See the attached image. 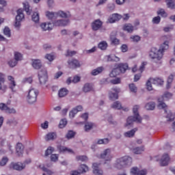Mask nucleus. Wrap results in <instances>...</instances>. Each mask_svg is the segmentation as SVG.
I'll list each match as a JSON object with an SVG mask.
<instances>
[{
  "label": "nucleus",
  "mask_w": 175,
  "mask_h": 175,
  "mask_svg": "<svg viewBox=\"0 0 175 175\" xmlns=\"http://www.w3.org/2000/svg\"><path fill=\"white\" fill-rule=\"evenodd\" d=\"M76 159L77 161H81V162H86V161H88V157L86 156H77Z\"/></svg>",
  "instance_id": "obj_52"
},
{
  "label": "nucleus",
  "mask_w": 175,
  "mask_h": 175,
  "mask_svg": "<svg viewBox=\"0 0 175 175\" xmlns=\"http://www.w3.org/2000/svg\"><path fill=\"white\" fill-rule=\"evenodd\" d=\"M157 14L161 16V17H167V14L165 12V10L161 9L157 12Z\"/></svg>",
  "instance_id": "obj_53"
},
{
  "label": "nucleus",
  "mask_w": 175,
  "mask_h": 175,
  "mask_svg": "<svg viewBox=\"0 0 175 175\" xmlns=\"http://www.w3.org/2000/svg\"><path fill=\"white\" fill-rule=\"evenodd\" d=\"M76 114H77V110L73 109L69 113V116L70 117V118H73L75 117V116H76Z\"/></svg>",
  "instance_id": "obj_61"
},
{
  "label": "nucleus",
  "mask_w": 175,
  "mask_h": 175,
  "mask_svg": "<svg viewBox=\"0 0 175 175\" xmlns=\"http://www.w3.org/2000/svg\"><path fill=\"white\" fill-rule=\"evenodd\" d=\"M116 66H118V68H119L120 73H125L128 69V64L126 63H120L116 64Z\"/></svg>",
  "instance_id": "obj_24"
},
{
  "label": "nucleus",
  "mask_w": 175,
  "mask_h": 175,
  "mask_svg": "<svg viewBox=\"0 0 175 175\" xmlns=\"http://www.w3.org/2000/svg\"><path fill=\"white\" fill-rule=\"evenodd\" d=\"M45 58L46 59H49L50 61V62H51V61H54V55L46 54L45 56Z\"/></svg>",
  "instance_id": "obj_60"
},
{
  "label": "nucleus",
  "mask_w": 175,
  "mask_h": 175,
  "mask_svg": "<svg viewBox=\"0 0 175 175\" xmlns=\"http://www.w3.org/2000/svg\"><path fill=\"white\" fill-rule=\"evenodd\" d=\"M10 169H13V170H23L25 169V164L22 163H11L10 165Z\"/></svg>",
  "instance_id": "obj_16"
},
{
  "label": "nucleus",
  "mask_w": 175,
  "mask_h": 175,
  "mask_svg": "<svg viewBox=\"0 0 175 175\" xmlns=\"http://www.w3.org/2000/svg\"><path fill=\"white\" fill-rule=\"evenodd\" d=\"M93 173L96 175H103V171L99 169V164L94 163L92 165Z\"/></svg>",
  "instance_id": "obj_22"
},
{
  "label": "nucleus",
  "mask_w": 175,
  "mask_h": 175,
  "mask_svg": "<svg viewBox=\"0 0 175 175\" xmlns=\"http://www.w3.org/2000/svg\"><path fill=\"white\" fill-rule=\"evenodd\" d=\"M131 173L134 175H146L147 174V170H139V168L137 167H134L131 168Z\"/></svg>",
  "instance_id": "obj_20"
},
{
  "label": "nucleus",
  "mask_w": 175,
  "mask_h": 175,
  "mask_svg": "<svg viewBox=\"0 0 175 175\" xmlns=\"http://www.w3.org/2000/svg\"><path fill=\"white\" fill-rule=\"evenodd\" d=\"M95 126V124L92 122H87L85 124V132H88V131H91V129H92L93 127Z\"/></svg>",
  "instance_id": "obj_39"
},
{
  "label": "nucleus",
  "mask_w": 175,
  "mask_h": 175,
  "mask_svg": "<svg viewBox=\"0 0 175 175\" xmlns=\"http://www.w3.org/2000/svg\"><path fill=\"white\" fill-rule=\"evenodd\" d=\"M137 131V128H135V129H132L131 131L124 133V135L125 137H133V136H135V133H136Z\"/></svg>",
  "instance_id": "obj_33"
},
{
  "label": "nucleus",
  "mask_w": 175,
  "mask_h": 175,
  "mask_svg": "<svg viewBox=\"0 0 175 175\" xmlns=\"http://www.w3.org/2000/svg\"><path fill=\"white\" fill-rule=\"evenodd\" d=\"M169 49V41H165L159 47V49H157L155 47H152L150 52V57L152 59H157L156 64H162L161 59L163 58V53L166 51V50Z\"/></svg>",
  "instance_id": "obj_1"
},
{
  "label": "nucleus",
  "mask_w": 175,
  "mask_h": 175,
  "mask_svg": "<svg viewBox=\"0 0 175 175\" xmlns=\"http://www.w3.org/2000/svg\"><path fill=\"white\" fill-rule=\"evenodd\" d=\"M107 42H106V41H103L98 44V47L100 50H106V49H107Z\"/></svg>",
  "instance_id": "obj_40"
},
{
  "label": "nucleus",
  "mask_w": 175,
  "mask_h": 175,
  "mask_svg": "<svg viewBox=\"0 0 175 175\" xmlns=\"http://www.w3.org/2000/svg\"><path fill=\"white\" fill-rule=\"evenodd\" d=\"M68 94H69V90H68L65 88H61L58 92V95H59V98H64V97L66 96V95H68Z\"/></svg>",
  "instance_id": "obj_29"
},
{
  "label": "nucleus",
  "mask_w": 175,
  "mask_h": 175,
  "mask_svg": "<svg viewBox=\"0 0 175 175\" xmlns=\"http://www.w3.org/2000/svg\"><path fill=\"white\" fill-rule=\"evenodd\" d=\"M122 18V16L118 14H113L108 19L109 23L113 24V23H116V21H120Z\"/></svg>",
  "instance_id": "obj_21"
},
{
  "label": "nucleus",
  "mask_w": 175,
  "mask_h": 175,
  "mask_svg": "<svg viewBox=\"0 0 175 175\" xmlns=\"http://www.w3.org/2000/svg\"><path fill=\"white\" fill-rule=\"evenodd\" d=\"M0 110L6 112L8 114H16V109L9 108L6 104L3 103H0Z\"/></svg>",
  "instance_id": "obj_15"
},
{
  "label": "nucleus",
  "mask_w": 175,
  "mask_h": 175,
  "mask_svg": "<svg viewBox=\"0 0 175 175\" xmlns=\"http://www.w3.org/2000/svg\"><path fill=\"white\" fill-rule=\"evenodd\" d=\"M9 159L8 157H3L0 161V166H5L8 163Z\"/></svg>",
  "instance_id": "obj_55"
},
{
  "label": "nucleus",
  "mask_w": 175,
  "mask_h": 175,
  "mask_svg": "<svg viewBox=\"0 0 175 175\" xmlns=\"http://www.w3.org/2000/svg\"><path fill=\"white\" fill-rule=\"evenodd\" d=\"M135 27H133V25H132L131 23H126L123 26V31H126L129 33H132Z\"/></svg>",
  "instance_id": "obj_25"
},
{
  "label": "nucleus",
  "mask_w": 175,
  "mask_h": 175,
  "mask_svg": "<svg viewBox=\"0 0 175 175\" xmlns=\"http://www.w3.org/2000/svg\"><path fill=\"white\" fill-rule=\"evenodd\" d=\"M38 95H39V92L36 89H30L29 90V93L27 97V101L30 105H32V103H35L38 99Z\"/></svg>",
  "instance_id": "obj_7"
},
{
  "label": "nucleus",
  "mask_w": 175,
  "mask_h": 175,
  "mask_svg": "<svg viewBox=\"0 0 175 175\" xmlns=\"http://www.w3.org/2000/svg\"><path fill=\"white\" fill-rule=\"evenodd\" d=\"M88 172V166L85 164H81L79 167V171L72 170L70 172V175H81V173H85Z\"/></svg>",
  "instance_id": "obj_13"
},
{
  "label": "nucleus",
  "mask_w": 175,
  "mask_h": 175,
  "mask_svg": "<svg viewBox=\"0 0 175 175\" xmlns=\"http://www.w3.org/2000/svg\"><path fill=\"white\" fill-rule=\"evenodd\" d=\"M133 116H129L126 120V123L124 125L126 126H133V122H137L141 124L142 120H143L140 115L139 114V105H135L133 108Z\"/></svg>",
  "instance_id": "obj_2"
},
{
  "label": "nucleus",
  "mask_w": 175,
  "mask_h": 175,
  "mask_svg": "<svg viewBox=\"0 0 175 175\" xmlns=\"http://www.w3.org/2000/svg\"><path fill=\"white\" fill-rule=\"evenodd\" d=\"M54 152V148L49 146L47 150L45 151V157H49V155L53 154Z\"/></svg>",
  "instance_id": "obj_49"
},
{
  "label": "nucleus",
  "mask_w": 175,
  "mask_h": 175,
  "mask_svg": "<svg viewBox=\"0 0 175 175\" xmlns=\"http://www.w3.org/2000/svg\"><path fill=\"white\" fill-rule=\"evenodd\" d=\"M69 24V20H58L53 23H42L40 25V27L42 31H51L53 27H66Z\"/></svg>",
  "instance_id": "obj_3"
},
{
  "label": "nucleus",
  "mask_w": 175,
  "mask_h": 175,
  "mask_svg": "<svg viewBox=\"0 0 175 175\" xmlns=\"http://www.w3.org/2000/svg\"><path fill=\"white\" fill-rule=\"evenodd\" d=\"M102 25H103V23L100 20L96 19L92 23V29L93 31H98L102 28Z\"/></svg>",
  "instance_id": "obj_19"
},
{
  "label": "nucleus",
  "mask_w": 175,
  "mask_h": 175,
  "mask_svg": "<svg viewBox=\"0 0 175 175\" xmlns=\"http://www.w3.org/2000/svg\"><path fill=\"white\" fill-rule=\"evenodd\" d=\"M32 66L34 69H40L42 68V62L40 59H33Z\"/></svg>",
  "instance_id": "obj_32"
},
{
  "label": "nucleus",
  "mask_w": 175,
  "mask_h": 175,
  "mask_svg": "<svg viewBox=\"0 0 175 175\" xmlns=\"http://www.w3.org/2000/svg\"><path fill=\"white\" fill-rule=\"evenodd\" d=\"M112 109H116L117 110H121L122 109V105H121V103L120 101H116L113 103V104L111 105Z\"/></svg>",
  "instance_id": "obj_38"
},
{
  "label": "nucleus",
  "mask_w": 175,
  "mask_h": 175,
  "mask_svg": "<svg viewBox=\"0 0 175 175\" xmlns=\"http://www.w3.org/2000/svg\"><path fill=\"white\" fill-rule=\"evenodd\" d=\"M46 16L49 18V20H55L57 17H62V18H68V17L70 16V13L69 12H64V11H59L55 13L46 12Z\"/></svg>",
  "instance_id": "obj_4"
},
{
  "label": "nucleus",
  "mask_w": 175,
  "mask_h": 175,
  "mask_svg": "<svg viewBox=\"0 0 175 175\" xmlns=\"http://www.w3.org/2000/svg\"><path fill=\"white\" fill-rule=\"evenodd\" d=\"M58 150L60 152H68V154H75V152L70 148H68L67 147L59 146L57 147Z\"/></svg>",
  "instance_id": "obj_26"
},
{
  "label": "nucleus",
  "mask_w": 175,
  "mask_h": 175,
  "mask_svg": "<svg viewBox=\"0 0 175 175\" xmlns=\"http://www.w3.org/2000/svg\"><path fill=\"white\" fill-rule=\"evenodd\" d=\"M129 87L130 88V91L131 92H135L136 93L137 92V88L136 87V85H135V83H131L129 85Z\"/></svg>",
  "instance_id": "obj_51"
},
{
  "label": "nucleus",
  "mask_w": 175,
  "mask_h": 175,
  "mask_svg": "<svg viewBox=\"0 0 175 175\" xmlns=\"http://www.w3.org/2000/svg\"><path fill=\"white\" fill-rule=\"evenodd\" d=\"M38 79L40 84H46L47 81V70L46 68H42L38 72Z\"/></svg>",
  "instance_id": "obj_9"
},
{
  "label": "nucleus",
  "mask_w": 175,
  "mask_h": 175,
  "mask_svg": "<svg viewBox=\"0 0 175 175\" xmlns=\"http://www.w3.org/2000/svg\"><path fill=\"white\" fill-rule=\"evenodd\" d=\"M8 79L9 81H10V88L13 91V90H14V87H16V81H14V77H13L12 76H8Z\"/></svg>",
  "instance_id": "obj_31"
},
{
  "label": "nucleus",
  "mask_w": 175,
  "mask_h": 175,
  "mask_svg": "<svg viewBox=\"0 0 175 175\" xmlns=\"http://www.w3.org/2000/svg\"><path fill=\"white\" fill-rule=\"evenodd\" d=\"M107 143H109V139L107 138L98 139L97 142V144H107Z\"/></svg>",
  "instance_id": "obj_54"
},
{
  "label": "nucleus",
  "mask_w": 175,
  "mask_h": 175,
  "mask_svg": "<svg viewBox=\"0 0 175 175\" xmlns=\"http://www.w3.org/2000/svg\"><path fill=\"white\" fill-rule=\"evenodd\" d=\"M131 39H132L133 42H139L140 40V36H133L131 37Z\"/></svg>",
  "instance_id": "obj_62"
},
{
  "label": "nucleus",
  "mask_w": 175,
  "mask_h": 175,
  "mask_svg": "<svg viewBox=\"0 0 175 175\" xmlns=\"http://www.w3.org/2000/svg\"><path fill=\"white\" fill-rule=\"evenodd\" d=\"M39 13L34 12L32 15V21H34V23H39Z\"/></svg>",
  "instance_id": "obj_46"
},
{
  "label": "nucleus",
  "mask_w": 175,
  "mask_h": 175,
  "mask_svg": "<svg viewBox=\"0 0 175 175\" xmlns=\"http://www.w3.org/2000/svg\"><path fill=\"white\" fill-rule=\"evenodd\" d=\"M120 49L122 53H126L128 51V46L126 44H122Z\"/></svg>",
  "instance_id": "obj_64"
},
{
  "label": "nucleus",
  "mask_w": 175,
  "mask_h": 175,
  "mask_svg": "<svg viewBox=\"0 0 175 175\" xmlns=\"http://www.w3.org/2000/svg\"><path fill=\"white\" fill-rule=\"evenodd\" d=\"M110 40L111 44H113V46H118V44H120V40L116 38L111 36Z\"/></svg>",
  "instance_id": "obj_43"
},
{
  "label": "nucleus",
  "mask_w": 175,
  "mask_h": 175,
  "mask_svg": "<svg viewBox=\"0 0 175 175\" xmlns=\"http://www.w3.org/2000/svg\"><path fill=\"white\" fill-rule=\"evenodd\" d=\"M132 164V157L129 156H125L118 159L116 160V163L115 165L117 169H122L124 166H126V165Z\"/></svg>",
  "instance_id": "obj_5"
},
{
  "label": "nucleus",
  "mask_w": 175,
  "mask_h": 175,
  "mask_svg": "<svg viewBox=\"0 0 175 175\" xmlns=\"http://www.w3.org/2000/svg\"><path fill=\"white\" fill-rule=\"evenodd\" d=\"M159 105L158 108L159 109H163L165 113H167V105L163 101H161V98L158 99Z\"/></svg>",
  "instance_id": "obj_30"
},
{
  "label": "nucleus",
  "mask_w": 175,
  "mask_h": 175,
  "mask_svg": "<svg viewBox=\"0 0 175 175\" xmlns=\"http://www.w3.org/2000/svg\"><path fill=\"white\" fill-rule=\"evenodd\" d=\"M68 66L71 69H76L77 68H80L81 64H80V62L76 59H71L68 61Z\"/></svg>",
  "instance_id": "obj_17"
},
{
  "label": "nucleus",
  "mask_w": 175,
  "mask_h": 175,
  "mask_svg": "<svg viewBox=\"0 0 175 175\" xmlns=\"http://www.w3.org/2000/svg\"><path fill=\"white\" fill-rule=\"evenodd\" d=\"M40 167L43 172H46V173H47L48 175L54 174V172H53V171L47 169L46 167H44V165H40Z\"/></svg>",
  "instance_id": "obj_45"
},
{
  "label": "nucleus",
  "mask_w": 175,
  "mask_h": 175,
  "mask_svg": "<svg viewBox=\"0 0 175 175\" xmlns=\"http://www.w3.org/2000/svg\"><path fill=\"white\" fill-rule=\"evenodd\" d=\"M170 162V157L168 154H164L160 161L161 166H167Z\"/></svg>",
  "instance_id": "obj_18"
},
{
  "label": "nucleus",
  "mask_w": 175,
  "mask_h": 175,
  "mask_svg": "<svg viewBox=\"0 0 175 175\" xmlns=\"http://www.w3.org/2000/svg\"><path fill=\"white\" fill-rule=\"evenodd\" d=\"M51 160L52 161V162H57V161H58V155L51 154Z\"/></svg>",
  "instance_id": "obj_63"
},
{
  "label": "nucleus",
  "mask_w": 175,
  "mask_h": 175,
  "mask_svg": "<svg viewBox=\"0 0 175 175\" xmlns=\"http://www.w3.org/2000/svg\"><path fill=\"white\" fill-rule=\"evenodd\" d=\"M46 142H49V140H55V139H57V133H49L46 135L45 137Z\"/></svg>",
  "instance_id": "obj_34"
},
{
  "label": "nucleus",
  "mask_w": 175,
  "mask_h": 175,
  "mask_svg": "<svg viewBox=\"0 0 175 175\" xmlns=\"http://www.w3.org/2000/svg\"><path fill=\"white\" fill-rule=\"evenodd\" d=\"M165 2L167 8H170V9H175V3L173 0H165Z\"/></svg>",
  "instance_id": "obj_44"
},
{
  "label": "nucleus",
  "mask_w": 175,
  "mask_h": 175,
  "mask_svg": "<svg viewBox=\"0 0 175 175\" xmlns=\"http://www.w3.org/2000/svg\"><path fill=\"white\" fill-rule=\"evenodd\" d=\"M145 108L146 110H154L155 109V103H148L146 105Z\"/></svg>",
  "instance_id": "obj_42"
},
{
  "label": "nucleus",
  "mask_w": 175,
  "mask_h": 175,
  "mask_svg": "<svg viewBox=\"0 0 175 175\" xmlns=\"http://www.w3.org/2000/svg\"><path fill=\"white\" fill-rule=\"evenodd\" d=\"M100 159H104L105 163H107V162H110L113 159V156L111 155V150L109 148L105 149L103 153L100 155Z\"/></svg>",
  "instance_id": "obj_8"
},
{
  "label": "nucleus",
  "mask_w": 175,
  "mask_h": 175,
  "mask_svg": "<svg viewBox=\"0 0 175 175\" xmlns=\"http://www.w3.org/2000/svg\"><path fill=\"white\" fill-rule=\"evenodd\" d=\"M153 24H159L161 23V17L160 16H155L152 19Z\"/></svg>",
  "instance_id": "obj_59"
},
{
  "label": "nucleus",
  "mask_w": 175,
  "mask_h": 175,
  "mask_svg": "<svg viewBox=\"0 0 175 175\" xmlns=\"http://www.w3.org/2000/svg\"><path fill=\"white\" fill-rule=\"evenodd\" d=\"M3 33L8 38H10V29H9V27H5L3 30Z\"/></svg>",
  "instance_id": "obj_56"
},
{
  "label": "nucleus",
  "mask_w": 175,
  "mask_h": 175,
  "mask_svg": "<svg viewBox=\"0 0 175 175\" xmlns=\"http://www.w3.org/2000/svg\"><path fill=\"white\" fill-rule=\"evenodd\" d=\"M66 124H68L66 119H62V120H60V122L59 124V128H60V129H62V128H65V126H66Z\"/></svg>",
  "instance_id": "obj_48"
},
{
  "label": "nucleus",
  "mask_w": 175,
  "mask_h": 175,
  "mask_svg": "<svg viewBox=\"0 0 175 175\" xmlns=\"http://www.w3.org/2000/svg\"><path fill=\"white\" fill-rule=\"evenodd\" d=\"M83 92H90L92 91V85L90 83H85L83 88Z\"/></svg>",
  "instance_id": "obj_37"
},
{
  "label": "nucleus",
  "mask_w": 175,
  "mask_h": 175,
  "mask_svg": "<svg viewBox=\"0 0 175 175\" xmlns=\"http://www.w3.org/2000/svg\"><path fill=\"white\" fill-rule=\"evenodd\" d=\"M146 65H147V62H144L142 63L138 71L139 73L136 74L134 76V81H139L140 80V78L142 77V73L144 72V69H146Z\"/></svg>",
  "instance_id": "obj_14"
},
{
  "label": "nucleus",
  "mask_w": 175,
  "mask_h": 175,
  "mask_svg": "<svg viewBox=\"0 0 175 175\" xmlns=\"http://www.w3.org/2000/svg\"><path fill=\"white\" fill-rule=\"evenodd\" d=\"M16 152L18 157H21L23 153L24 152V145L23 144L18 142L16 146Z\"/></svg>",
  "instance_id": "obj_23"
},
{
  "label": "nucleus",
  "mask_w": 175,
  "mask_h": 175,
  "mask_svg": "<svg viewBox=\"0 0 175 175\" xmlns=\"http://www.w3.org/2000/svg\"><path fill=\"white\" fill-rule=\"evenodd\" d=\"M14 59L15 60H10L8 62V65L10 66V68H14V66L17 65V62L23 59V55L18 52H15Z\"/></svg>",
  "instance_id": "obj_10"
},
{
  "label": "nucleus",
  "mask_w": 175,
  "mask_h": 175,
  "mask_svg": "<svg viewBox=\"0 0 175 175\" xmlns=\"http://www.w3.org/2000/svg\"><path fill=\"white\" fill-rule=\"evenodd\" d=\"M154 84V85H163V79L161 78H150L146 82V88L148 91H152V85H151Z\"/></svg>",
  "instance_id": "obj_6"
},
{
  "label": "nucleus",
  "mask_w": 175,
  "mask_h": 175,
  "mask_svg": "<svg viewBox=\"0 0 175 175\" xmlns=\"http://www.w3.org/2000/svg\"><path fill=\"white\" fill-rule=\"evenodd\" d=\"M105 70V68L103 66L98 67L97 68L93 70L91 72L92 76H97V75H99L102 73Z\"/></svg>",
  "instance_id": "obj_28"
},
{
  "label": "nucleus",
  "mask_w": 175,
  "mask_h": 175,
  "mask_svg": "<svg viewBox=\"0 0 175 175\" xmlns=\"http://www.w3.org/2000/svg\"><path fill=\"white\" fill-rule=\"evenodd\" d=\"M110 83H111V84H120L121 83V79L116 78L115 79H111L110 81Z\"/></svg>",
  "instance_id": "obj_57"
},
{
  "label": "nucleus",
  "mask_w": 175,
  "mask_h": 175,
  "mask_svg": "<svg viewBox=\"0 0 175 175\" xmlns=\"http://www.w3.org/2000/svg\"><path fill=\"white\" fill-rule=\"evenodd\" d=\"M115 66L116 68H113L111 73L109 74L110 77H117V76H118L121 73L120 69L118 68L116 64Z\"/></svg>",
  "instance_id": "obj_27"
},
{
  "label": "nucleus",
  "mask_w": 175,
  "mask_h": 175,
  "mask_svg": "<svg viewBox=\"0 0 175 175\" xmlns=\"http://www.w3.org/2000/svg\"><path fill=\"white\" fill-rule=\"evenodd\" d=\"M23 8L28 16H29L31 13H32V9H31V7L29 6V3H28V2L23 3Z\"/></svg>",
  "instance_id": "obj_35"
},
{
  "label": "nucleus",
  "mask_w": 175,
  "mask_h": 175,
  "mask_svg": "<svg viewBox=\"0 0 175 175\" xmlns=\"http://www.w3.org/2000/svg\"><path fill=\"white\" fill-rule=\"evenodd\" d=\"M172 96H173V94L172 93L166 92L162 96V99H163V98H167V99H170V98H172Z\"/></svg>",
  "instance_id": "obj_58"
},
{
  "label": "nucleus",
  "mask_w": 175,
  "mask_h": 175,
  "mask_svg": "<svg viewBox=\"0 0 175 175\" xmlns=\"http://www.w3.org/2000/svg\"><path fill=\"white\" fill-rule=\"evenodd\" d=\"M166 118H167V121H174L175 115L173 114L172 112H169L167 114Z\"/></svg>",
  "instance_id": "obj_50"
},
{
  "label": "nucleus",
  "mask_w": 175,
  "mask_h": 175,
  "mask_svg": "<svg viewBox=\"0 0 175 175\" xmlns=\"http://www.w3.org/2000/svg\"><path fill=\"white\" fill-rule=\"evenodd\" d=\"M118 94H120V88H113L111 91L109 92V98L110 100H116L118 99Z\"/></svg>",
  "instance_id": "obj_12"
},
{
  "label": "nucleus",
  "mask_w": 175,
  "mask_h": 175,
  "mask_svg": "<svg viewBox=\"0 0 175 175\" xmlns=\"http://www.w3.org/2000/svg\"><path fill=\"white\" fill-rule=\"evenodd\" d=\"M174 75L173 74H171L169 77H168V79H167V85H166V88L167 90H169V88H170V87L172 86V83H173V80L174 79Z\"/></svg>",
  "instance_id": "obj_36"
},
{
  "label": "nucleus",
  "mask_w": 175,
  "mask_h": 175,
  "mask_svg": "<svg viewBox=\"0 0 175 175\" xmlns=\"http://www.w3.org/2000/svg\"><path fill=\"white\" fill-rule=\"evenodd\" d=\"M23 9H18L17 10V15L16 16L15 27L18 28L21 25V21L24 20V13H23Z\"/></svg>",
  "instance_id": "obj_11"
},
{
  "label": "nucleus",
  "mask_w": 175,
  "mask_h": 175,
  "mask_svg": "<svg viewBox=\"0 0 175 175\" xmlns=\"http://www.w3.org/2000/svg\"><path fill=\"white\" fill-rule=\"evenodd\" d=\"M75 135H76V133H75L73 131H68L66 135V137L68 139H72V137H75Z\"/></svg>",
  "instance_id": "obj_47"
},
{
  "label": "nucleus",
  "mask_w": 175,
  "mask_h": 175,
  "mask_svg": "<svg viewBox=\"0 0 175 175\" xmlns=\"http://www.w3.org/2000/svg\"><path fill=\"white\" fill-rule=\"evenodd\" d=\"M133 151L134 154H142V152L144 151V146L135 148L133 150Z\"/></svg>",
  "instance_id": "obj_41"
}]
</instances>
